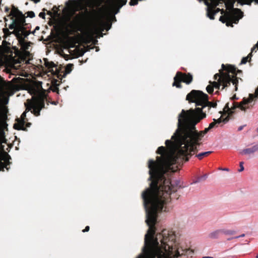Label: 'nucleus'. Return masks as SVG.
Segmentation results:
<instances>
[{
	"mask_svg": "<svg viewBox=\"0 0 258 258\" xmlns=\"http://www.w3.org/2000/svg\"><path fill=\"white\" fill-rule=\"evenodd\" d=\"M223 121L220 117L213 119L209 127L203 131L198 132L195 126L188 131L184 127L181 129L173 139L165 141L166 148L161 146L158 148L157 154L160 156L155 161L150 159L148 161V180L150 181V187L142 194L144 206L156 208L158 210L167 211L165 206L171 200V195L181 187L180 181L175 179L171 181L172 173L177 170V163L188 160L194 152L197 151V146L200 145L199 141L205 134L214 128H217ZM226 122L227 120L224 119Z\"/></svg>",
	"mask_w": 258,
	"mask_h": 258,
	"instance_id": "f257e3e1",
	"label": "nucleus"
},
{
	"mask_svg": "<svg viewBox=\"0 0 258 258\" xmlns=\"http://www.w3.org/2000/svg\"><path fill=\"white\" fill-rule=\"evenodd\" d=\"M145 211L149 229L145 235L142 252L136 258H177L185 255L188 250L182 247L179 233L164 229L155 235L157 216L162 211L145 209Z\"/></svg>",
	"mask_w": 258,
	"mask_h": 258,
	"instance_id": "f03ea898",
	"label": "nucleus"
},
{
	"mask_svg": "<svg viewBox=\"0 0 258 258\" xmlns=\"http://www.w3.org/2000/svg\"><path fill=\"white\" fill-rule=\"evenodd\" d=\"M196 106H201V107H197L196 109H190L186 111L182 109L181 113L178 115V127L173 135L171 137V139H173L179 131L184 127L188 128V131L192 132L196 124L201 119L206 117V113L208 112L210 109L208 108L203 109V105H197Z\"/></svg>",
	"mask_w": 258,
	"mask_h": 258,
	"instance_id": "7ed1b4c3",
	"label": "nucleus"
},
{
	"mask_svg": "<svg viewBox=\"0 0 258 258\" xmlns=\"http://www.w3.org/2000/svg\"><path fill=\"white\" fill-rule=\"evenodd\" d=\"M222 71H220V75L216 74L214 75V79L217 80V82L210 81V84L207 86L206 90L209 94L213 93L214 88L219 89L220 86L222 85V89H223L225 87L228 86L231 83L235 85V90H237L238 82L237 78L229 74V73L234 74L235 69L231 66H226L224 64H222Z\"/></svg>",
	"mask_w": 258,
	"mask_h": 258,
	"instance_id": "20e7f679",
	"label": "nucleus"
},
{
	"mask_svg": "<svg viewBox=\"0 0 258 258\" xmlns=\"http://www.w3.org/2000/svg\"><path fill=\"white\" fill-rule=\"evenodd\" d=\"M45 100L47 99L44 96H33L31 99H28L25 103L26 110L22 114L20 118L17 119V122L14 126L15 128L18 130H25L27 112L31 111V112L35 116H39L40 110L44 107Z\"/></svg>",
	"mask_w": 258,
	"mask_h": 258,
	"instance_id": "39448f33",
	"label": "nucleus"
},
{
	"mask_svg": "<svg viewBox=\"0 0 258 258\" xmlns=\"http://www.w3.org/2000/svg\"><path fill=\"white\" fill-rule=\"evenodd\" d=\"M218 5V4L216 2L212 7V11L211 13V16H213L214 18L215 15L219 12H221V14H224V16L220 17L219 20L223 23H226V26H232V23L237 24L239 20L242 18L243 16V12L240 10L238 9H232L231 11L229 12H225L223 9L221 10L217 8L215 11L214 10V8Z\"/></svg>",
	"mask_w": 258,
	"mask_h": 258,
	"instance_id": "423d86ee",
	"label": "nucleus"
},
{
	"mask_svg": "<svg viewBox=\"0 0 258 258\" xmlns=\"http://www.w3.org/2000/svg\"><path fill=\"white\" fill-rule=\"evenodd\" d=\"M186 100L197 105H203V109H210L211 107L216 108L217 106L216 103L209 101L208 95L201 91L192 90L187 95Z\"/></svg>",
	"mask_w": 258,
	"mask_h": 258,
	"instance_id": "0eeeda50",
	"label": "nucleus"
},
{
	"mask_svg": "<svg viewBox=\"0 0 258 258\" xmlns=\"http://www.w3.org/2000/svg\"><path fill=\"white\" fill-rule=\"evenodd\" d=\"M258 99V86L255 89L254 94H249L248 98H243L242 101L239 103L235 102L232 100L226 103L224 110L230 114L233 113V110L236 108H240L242 111H245L248 107L244 105L251 103L254 100Z\"/></svg>",
	"mask_w": 258,
	"mask_h": 258,
	"instance_id": "6e6552de",
	"label": "nucleus"
},
{
	"mask_svg": "<svg viewBox=\"0 0 258 258\" xmlns=\"http://www.w3.org/2000/svg\"><path fill=\"white\" fill-rule=\"evenodd\" d=\"M192 80V76L190 74L186 75L182 74L181 72H178L176 76L174 77V82L173 83V86H176L177 88H180L181 85L180 83L181 82H184L189 84Z\"/></svg>",
	"mask_w": 258,
	"mask_h": 258,
	"instance_id": "1a4fd4ad",
	"label": "nucleus"
},
{
	"mask_svg": "<svg viewBox=\"0 0 258 258\" xmlns=\"http://www.w3.org/2000/svg\"><path fill=\"white\" fill-rule=\"evenodd\" d=\"M25 23V20L23 17L20 18L17 21L16 30L13 32L17 36L20 35L27 36L28 34L26 33L24 25Z\"/></svg>",
	"mask_w": 258,
	"mask_h": 258,
	"instance_id": "9d476101",
	"label": "nucleus"
},
{
	"mask_svg": "<svg viewBox=\"0 0 258 258\" xmlns=\"http://www.w3.org/2000/svg\"><path fill=\"white\" fill-rule=\"evenodd\" d=\"M215 0H205L204 4L207 6L206 8L207 10V16L211 20H213V16H211V13L212 11V7L214 4L216 3Z\"/></svg>",
	"mask_w": 258,
	"mask_h": 258,
	"instance_id": "9b49d317",
	"label": "nucleus"
},
{
	"mask_svg": "<svg viewBox=\"0 0 258 258\" xmlns=\"http://www.w3.org/2000/svg\"><path fill=\"white\" fill-rule=\"evenodd\" d=\"M257 151L258 144H256L250 148H248L242 150L240 152V154H241L242 155L250 156L253 155V154Z\"/></svg>",
	"mask_w": 258,
	"mask_h": 258,
	"instance_id": "f8f14e48",
	"label": "nucleus"
},
{
	"mask_svg": "<svg viewBox=\"0 0 258 258\" xmlns=\"http://www.w3.org/2000/svg\"><path fill=\"white\" fill-rule=\"evenodd\" d=\"M221 234H223L222 229H219L211 232L208 237L211 239H218Z\"/></svg>",
	"mask_w": 258,
	"mask_h": 258,
	"instance_id": "ddd939ff",
	"label": "nucleus"
},
{
	"mask_svg": "<svg viewBox=\"0 0 258 258\" xmlns=\"http://www.w3.org/2000/svg\"><path fill=\"white\" fill-rule=\"evenodd\" d=\"M257 50H258V41L257 42L256 44L252 48L251 53H249L247 57L242 58L241 61V64H245L248 61V58L251 57L252 52L254 51L256 52Z\"/></svg>",
	"mask_w": 258,
	"mask_h": 258,
	"instance_id": "4468645a",
	"label": "nucleus"
},
{
	"mask_svg": "<svg viewBox=\"0 0 258 258\" xmlns=\"http://www.w3.org/2000/svg\"><path fill=\"white\" fill-rule=\"evenodd\" d=\"M212 152V151H207L205 152H202L196 155V157H197L199 159L201 160L205 156H208Z\"/></svg>",
	"mask_w": 258,
	"mask_h": 258,
	"instance_id": "2eb2a0df",
	"label": "nucleus"
},
{
	"mask_svg": "<svg viewBox=\"0 0 258 258\" xmlns=\"http://www.w3.org/2000/svg\"><path fill=\"white\" fill-rule=\"evenodd\" d=\"M222 233L226 235H231L235 233V231L232 230L222 229Z\"/></svg>",
	"mask_w": 258,
	"mask_h": 258,
	"instance_id": "dca6fc26",
	"label": "nucleus"
},
{
	"mask_svg": "<svg viewBox=\"0 0 258 258\" xmlns=\"http://www.w3.org/2000/svg\"><path fill=\"white\" fill-rule=\"evenodd\" d=\"M207 178V175L205 174L202 176L198 177L195 181H194L192 182V184H195L198 182H201V181L205 180Z\"/></svg>",
	"mask_w": 258,
	"mask_h": 258,
	"instance_id": "f3484780",
	"label": "nucleus"
},
{
	"mask_svg": "<svg viewBox=\"0 0 258 258\" xmlns=\"http://www.w3.org/2000/svg\"><path fill=\"white\" fill-rule=\"evenodd\" d=\"M5 141V133L3 131L0 132V143H4Z\"/></svg>",
	"mask_w": 258,
	"mask_h": 258,
	"instance_id": "a211bd4d",
	"label": "nucleus"
},
{
	"mask_svg": "<svg viewBox=\"0 0 258 258\" xmlns=\"http://www.w3.org/2000/svg\"><path fill=\"white\" fill-rule=\"evenodd\" d=\"M17 23V21L15 20V21H13V23L9 26V28L10 29H14V30H15L16 28Z\"/></svg>",
	"mask_w": 258,
	"mask_h": 258,
	"instance_id": "6ab92c4d",
	"label": "nucleus"
},
{
	"mask_svg": "<svg viewBox=\"0 0 258 258\" xmlns=\"http://www.w3.org/2000/svg\"><path fill=\"white\" fill-rule=\"evenodd\" d=\"M73 67V64L71 63H69L67 66L66 70L68 73H69L71 72Z\"/></svg>",
	"mask_w": 258,
	"mask_h": 258,
	"instance_id": "aec40b11",
	"label": "nucleus"
},
{
	"mask_svg": "<svg viewBox=\"0 0 258 258\" xmlns=\"http://www.w3.org/2000/svg\"><path fill=\"white\" fill-rule=\"evenodd\" d=\"M126 0H119L118 2V5H119V8H120L123 6L125 5L126 4Z\"/></svg>",
	"mask_w": 258,
	"mask_h": 258,
	"instance_id": "412c9836",
	"label": "nucleus"
},
{
	"mask_svg": "<svg viewBox=\"0 0 258 258\" xmlns=\"http://www.w3.org/2000/svg\"><path fill=\"white\" fill-rule=\"evenodd\" d=\"M27 14V16L30 18H33L35 17V13L33 11H29Z\"/></svg>",
	"mask_w": 258,
	"mask_h": 258,
	"instance_id": "4be33fe9",
	"label": "nucleus"
},
{
	"mask_svg": "<svg viewBox=\"0 0 258 258\" xmlns=\"http://www.w3.org/2000/svg\"><path fill=\"white\" fill-rule=\"evenodd\" d=\"M243 162H241L240 163V169L238 170L239 172H241V171H243L244 167L243 166Z\"/></svg>",
	"mask_w": 258,
	"mask_h": 258,
	"instance_id": "5701e85b",
	"label": "nucleus"
},
{
	"mask_svg": "<svg viewBox=\"0 0 258 258\" xmlns=\"http://www.w3.org/2000/svg\"><path fill=\"white\" fill-rule=\"evenodd\" d=\"M45 14L44 12H40L39 14V16L43 19H45Z\"/></svg>",
	"mask_w": 258,
	"mask_h": 258,
	"instance_id": "b1692460",
	"label": "nucleus"
},
{
	"mask_svg": "<svg viewBox=\"0 0 258 258\" xmlns=\"http://www.w3.org/2000/svg\"><path fill=\"white\" fill-rule=\"evenodd\" d=\"M103 35H104L103 33L101 32V33H99L97 34L96 37L99 38L101 37H103Z\"/></svg>",
	"mask_w": 258,
	"mask_h": 258,
	"instance_id": "393cba45",
	"label": "nucleus"
},
{
	"mask_svg": "<svg viewBox=\"0 0 258 258\" xmlns=\"http://www.w3.org/2000/svg\"><path fill=\"white\" fill-rule=\"evenodd\" d=\"M243 4H247L250 5L251 2L249 1V0H244Z\"/></svg>",
	"mask_w": 258,
	"mask_h": 258,
	"instance_id": "a878e982",
	"label": "nucleus"
},
{
	"mask_svg": "<svg viewBox=\"0 0 258 258\" xmlns=\"http://www.w3.org/2000/svg\"><path fill=\"white\" fill-rule=\"evenodd\" d=\"M89 229H90L89 226H87L85 227V228L84 230H83V231H83V232H88V231L89 230Z\"/></svg>",
	"mask_w": 258,
	"mask_h": 258,
	"instance_id": "bb28decb",
	"label": "nucleus"
},
{
	"mask_svg": "<svg viewBox=\"0 0 258 258\" xmlns=\"http://www.w3.org/2000/svg\"><path fill=\"white\" fill-rule=\"evenodd\" d=\"M244 236H245V234H242L240 235L234 237V238H240V237H243Z\"/></svg>",
	"mask_w": 258,
	"mask_h": 258,
	"instance_id": "cd10ccee",
	"label": "nucleus"
},
{
	"mask_svg": "<svg viewBox=\"0 0 258 258\" xmlns=\"http://www.w3.org/2000/svg\"><path fill=\"white\" fill-rule=\"evenodd\" d=\"M243 127H244V125L240 126L238 128V131H241V130L243 128Z\"/></svg>",
	"mask_w": 258,
	"mask_h": 258,
	"instance_id": "c85d7f7f",
	"label": "nucleus"
},
{
	"mask_svg": "<svg viewBox=\"0 0 258 258\" xmlns=\"http://www.w3.org/2000/svg\"><path fill=\"white\" fill-rule=\"evenodd\" d=\"M107 25H108V26H107V29H107V31H108V30H109V29H110L111 26V24H107Z\"/></svg>",
	"mask_w": 258,
	"mask_h": 258,
	"instance_id": "c756f323",
	"label": "nucleus"
},
{
	"mask_svg": "<svg viewBox=\"0 0 258 258\" xmlns=\"http://www.w3.org/2000/svg\"><path fill=\"white\" fill-rule=\"evenodd\" d=\"M57 103V102H55V101H52L51 102V104H53V105H56Z\"/></svg>",
	"mask_w": 258,
	"mask_h": 258,
	"instance_id": "7c9ffc66",
	"label": "nucleus"
},
{
	"mask_svg": "<svg viewBox=\"0 0 258 258\" xmlns=\"http://www.w3.org/2000/svg\"><path fill=\"white\" fill-rule=\"evenodd\" d=\"M203 258H214V257H212V256H204V257H203Z\"/></svg>",
	"mask_w": 258,
	"mask_h": 258,
	"instance_id": "2f4dec72",
	"label": "nucleus"
},
{
	"mask_svg": "<svg viewBox=\"0 0 258 258\" xmlns=\"http://www.w3.org/2000/svg\"><path fill=\"white\" fill-rule=\"evenodd\" d=\"M234 238V237H232V238H229L227 239L228 240H231V239Z\"/></svg>",
	"mask_w": 258,
	"mask_h": 258,
	"instance_id": "473e14b6",
	"label": "nucleus"
},
{
	"mask_svg": "<svg viewBox=\"0 0 258 258\" xmlns=\"http://www.w3.org/2000/svg\"><path fill=\"white\" fill-rule=\"evenodd\" d=\"M39 27L38 26H37L35 28V30H39Z\"/></svg>",
	"mask_w": 258,
	"mask_h": 258,
	"instance_id": "72a5a7b5",
	"label": "nucleus"
},
{
	"mask_svg": "<svg viewBox=\"0 0 258 258\" xmlns=\"http://www.w3.org/2000/svg\"><path fill=\"white\" fill-rule=\"evenodd\" d=\"M254 1L256 4H258V0H254Z\"/></svg>",
	"mask_w": 258,
	"mask_h": 258,
	"instance_id": "f704fd0d",
	"label": "nucleus"
},
{
	"mask_svg": "<svg viewBox=\"0 0 258 258\" xmlns=\"http://www.w3.org/2000/svg\"><path fill=\"white\" fill-rule=\"evenodd\" d=\"M97 42V40H96L94 41V43L96 44Z\"/></svg>",
	"mask_w": 258,
	"mask_h": 258,
	"instance_id": "c9c22d12",
	"label": "nucleus"
},
{
	"mask_svg": "<svg viewBox=\"0 0 258 258\" xmlns=\"http://www.w3.org/2000/svg\"><path fill=\"white\" fill-rule=\"evenodd\" d=\"M255 258H258V254L256 255Z\"/></svg>",
	"mask_w": 258,
	"mask_h": 258,
	"instance_id": "e433bc0d",
	"label": "nucleus"
},
{
	"mask_svg": "<svg viewBox=\"0 0 258 258\" xmlns=\"http://www.w3.org/2000/svg\"><path fill=\"white\" fill-rule=\"evenodd\" d=\"M98 50H99V49H98V48H96V51H98Z\"/></svg>",
	"mask_w": 258,
	"mask_h": 258,
	"instance_id": "4c0bfd02",
	"label": "nucleus"
},
{
	"mask_svg": "<svg viewBox=\"0 0 258 258\" xmlns=\"http://www.w3.org/2000/svg\"><path fill=\"white\" fill-rule=\"evenodd\" d=\"M198 1H199L200 2H201V0H198Z\"/></svg>",
	"mask_w": 258,
	"mask_h": 258,
	"instance_id": "58836bf2",
	"label": "nucleus"
},
{
	"mask_svg": "<svg viewBox=\"0 0 258 258\" xmlns=\"http://www.w3.org/2000/svg\"><path fill=\"white\" fill-rule=\"evenodd\" d=\"M257 132H258V128H257Z\"/></svg>",
	"mask_w": 258,
	"mask_h": 258,
	"instance_id": "ea45409f",
	"label": "nucleus"
}]
</instances>
